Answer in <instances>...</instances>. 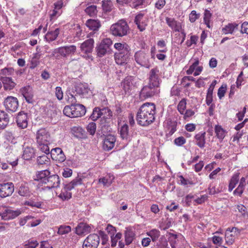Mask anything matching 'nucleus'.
Here are the masks:
<instances>
[{
    "mask_svg": "<svg viewBox=\"0 0 248 248\" xmlns=\"http://www.w3.org/2000/svg\"><path fill=\"white\" fill-rule=\"evenodd\" d=\"M16 122L19 127L22 129L27 127L28 124V116L27 113L23 111L19 112L16 116Z\"/></svg>",
    "mask_w": 248,
    "mask_h": 248,
    "instance_id": "nucleus-17",
    "label": "nucleus"
},
{
    "mask_svg": "<svg viewBox=\"0 0 248 248\" xmlns=\"http://www.w3.org/2000/svg\"><path fill=\"white\" fill-rule=\"evenodd\" d=\"M227 89V85L226 84H223L218 89L217 92V95L220 99H221L224 96Z\"/></svg>",
    "mask_w": 248,
    "mask_h": 248,
    "instance_id": "nucleus-58",
    "label": "nucleus"
},
{
    "mask_svg": "<svg viewBox=\"0 0 248 248\" xmlns=\"http://www.w3.org/2000/svg\"><path fill=\"white\" fill-rule=\"evenodd\" d=\"M50 57H53L56 60H59L62 57L60 47L54 49L52 52Z\"/></svg>",
    "mask_w": 248,
    "mask_h": 248,
    "instance_id": "nucleus-55",
    "label": "nucleus"
},
{
    "mask_svg": "<svg viewBox=\"0 0 248 248\" xmlns=\"http://www.w3.org/2000/svg\"><path fill=\"white\" fill-rule=\"evenodd\" d=\"M86 25L91 30L93 31H98V29L101 26L100 22L98 20L94 19H88L86 22Z\"/></svg>",
    "mask_w": 248,
    "mask_h": 248,
    "instance_id": "nucleus-33",
    "label": "nucleus"
},
{
    "mask_svg": "<svg viewBox=\"0 0 248 248\" xmlns=\"http://www.w3.org/2000/svg\"><path fill=\"white\" fill-rule=\"evenodd\" d=\"M114 47L118 50V52H123L124 50H130V47L126 44L117 43L114 44Z\"/></svg>",
    "mask_w": 248,
    "mask_h": 248,
    "instance_id": "nucleus-46",
    "label": "nucleus"
},
{
    "mask_svg": "<svg viewBox=\"0 0 248 248\" xmlns=\"http://www.w3.org/2000/svg\"><path fill=\"white\" fill-rule=\"evenodd\" d=\"M205 132H200L195 136L196 144L201 148L205 146Z\"/></svg>",
    "mask_w": 248,
    "mask_h": 248,
    "instance_id": "nucleus-30",
    "label": "nucleus"
},
{
    "mask_svg": "<svg viewBox=\"0 0 248 248\" xmlns=\"http://www.w3.org/2000/svg\"><path fill=\"white\" fill-rule=\"evenodd\" d=\"M91 227L88 224L81 222L76 228L75 232L77 234L80 235L84 233H88L91 232Z\"/></svg>",
    "mask_w": 248,
    "mask_h": 248,
    "instance_id": "nucleus-25",
    "label": "nucleus"
},
{
    "mask_svg": "<svg viewBox=\"0 0 248 248\" xmlns=\"http://www.w3.org/2000/svg\"><path fill=\"white\" fill-rule=\"evenodd\" d=\"M20 92L28 103L33 102V94L31 87L30 86L24 87L20 89Z\"/></svg>",
    "mask_w": 248,
    "mask_h": 248,
    "instance_id": "nucleus-21",
    "label": "nucleus"
},
{
    "mask_svg": "<svg viewBox=\"0 0 248 248\" xmlns=\"http://www.w3.org/2000/svg\"><path fill=\"white\" fill-rule=\"evenodd\" d=\"M101 118L100 120V127L102 133H106L110 131L109 123L112 117V112L108 108L101 109Z\"/></svg>",
    "mask_w": 248,
    "mask_h": 248,
    "instance_id": "nucleus-4",
    "label": "nucleus"
},
{
    "mask_svg": "<svg viewBox=\"0 0 248 248\" xmlns=\"http://www.w3.org/2000/svg\"><path fill=\"white\" fill-rule=\"evenodd\" d=\"M37 241L29 240L26 242L24 245L25 248H35L38 245Z\"/></svg>",
    "mask_w": 248,
    "mask_h": 248,
    "instance_id": "nucleus-63",
    "label": "nucleus"
},
{
    "mask_svg": "<svg viewBox=\"0 0 248 248\" xmlns=\"http://www.w3.org/2000/svg\"><path fill=\"white\" fill-rule=\"evenodd\" d=\"M159 92V86L148 83L142 88L140 96L141 99H145L158 94Z\"/></svg>",
    "mask_w": 248,
    "mask_h": 248,
    "instance_id": "nucleus-5",
    "label": "nucleus"
},
{
    "mask_svg": "<svg viewBox=\"0 0 248 248\" xmlns=\"http://www.w3.org/2000/svg\"><path fill=\"white\" fill-rule=\"evenodd\" d=\"M239 179V173L234 174L231 178L229 185L228 190L229 191H232L235 187L236 185L238 183Z\"/></svg>",
    "mask_w": 248,
    "mask_h": 248,
    "instance_id": "nucleus-43",
    "label": "nucleus"
},
{
    "mask_svg": "<svg viewBox=\"0 0 248 248\" xmlns=\"http://www.w3.org/2000/svg\"><path fill=\"white\" fill-rule=\"evenodd\" d=\"M75 91L77 94L79 95L87 94L89 91L88 85L87 84L78 83L75 86Z\"/></svg>",
    "mask_w": 248,
    "mask_h": 248,
    "instance_id": "nucleus-27",
    "label": "nucleus"
},
{
    "mask_svg": "<svg viewBox=\"0 0 248 248\" xmlns=\"http://www.w3.org/2000/svg\"><path fill=\"white\" fill-rule=\"evenodd\" d=\"M72 197V193L70 192H68V191L64 190V191H62L60 195H59V197L63 200H67L70 199Z\"/></svg>",
    "mask_w": 248,
    "mask_h": 248,
    "instance_id": "nucleus-62",
    "label": "nucleus"
},
{
    "mask_svg": "<svg viewBox=\"0 0 248 248\" xmlns=\"http://www.w3.org/2000/svg\"><path fill=\"white\" fill-rule=\"evenodd\" d=\"M0 80L3 84V88L5 91H10L13 89L16 85V83L13 81L11 78L8 77H1Z\"/></svg>",
    "mask_w": 248,
    "mask_h": 248,
    "instance_id": "nucleus-22",
    "label": "nucleus"
},
{
    "mask_svg": "<svg viewBox=\"0 0 248 248\" xmlns=\"http://www.w3.org/2000/svg\"><path fill=\"white\" fill-rule=\"evenodd\" d=\"M44 184L46 186H44V187L42 189H50L52 188L57 187L60 184V178L58 175L50 174Z\"/></svg>",
    "mask_w": 248,
    "mask_h": 248,
    "instance_id": "nucleus-9",
    "label": "nucleus"
},
{
    "mask_svg": "<svg viewBox=\"0 0 248 248\" xmlns=\"http://www.w3.org/2000/svg\"><path fill=\"white\" fill-rule=\"evenodd\" d=\"M18 193L19 195L23 197L30 195V192L27 183H22L19 185Z\"/></svg>",
    "mask_w": 248,
    "mask_h": 248,
    "instance_id": "nucleus-35",
    "label": "nucleus"
},
{
    "mask_svg": "<svg viewBox=\"0 0 248 248\" xmlns=\"http://www.w3.org/2000/svg\"><path fill=\"white\" fill-rule=\"evenodd\" d=\"M186 102L185 99H183L180 101L177 106V109L181 114H184L185 110L186 108Z\"/></svg>",
    "mask_w": 248,
    "mask_h": 248,
    "instance_id": "nucleus-52",
    "label": "nucleus"
},
{
    "mask_svg": "<svg viewBox=\"0 0 248 248\" xmlns=\"http://www.w3.org/2000/svg\"><path fill=\"white\" fill-rule=\"evenodd\" d=\"M49 159L46 155H40L38 157L37 162L38 164L43 165L48 163Z\"/></svg>",
    "mask_w": 248,
    "mask_h": 248,
    "instance_id": "nucleus-56",
    "label": "nucleus"
},
{
    "mask_svg": "<svg viewBox=\"0 0 248 248\" xmlns=\"http://www.w3.org/2000/svg\"><path fill=\"white\" fill-rule=\"evenodd\" d=\"M125 242L126 245H129L134 240L135 237V233L131 228H126L124 232Z\"/></svg>",
    "mask_w": 248,
    "mask_h": 248,
    "instance_id": "nucleus-28",
    "label": "nucleus"
},
{
    "mask_svg": "<svg viewBox=\"0 0 248 248\" xmlns=\"http://www.w3.org/2000/svg\"><path fill=\"white\" fill-rule=\"evenodd\" d=\"M63 112L64 115L70 118L81 117L85 115L86 108L81 104L66 106Z\"/></svg>",
    "mask_w": 248,
    "mask_h": 248,
    "instance_id": "nucleus-3",
    "label": "nucleus"
},
{
    "mask_svg": "<svg viewBox=\"0 0 248 248\" xmlns=\"http://www.w3.org/2000/svg\"><path fill=\"white\" fill-rule=\"evenodd\" d=\"M85 12L90 16H93L97 14V7L94 5L89 6L85 9Z\"/></svg>",
    "mask_w": 248,
    "mask_h": 248,
    "instance_id": "nucleus-47",
    "label": "nucleus"
},
{
    "mask_svg": "<svg viewBox=\"0 0 248 248\" xmlns=\"http://www.w3.org/2000/svg\"><path fill=\"white\" fill-rule=\"evenodd\" d=\"M146 233L147 235L151 237L153 242L156 241L160 236V232L156 229H153Z\"/></svg>",
    "mask_w": 248,
    "mask_h": 248,
    "instance_id": "nucleus-45",
    "label": "nucleus"
},
{
    "mask_svg": "<svg viewBox=\"0 0 248 248\" xmlns=\"http://www.w3.org/2000/svg\"><path fill=\"white\" fill-rule=\"evenodd\" d=\"M213 90L208 89L206 98V103L208 106H210L213 101Z\"/></svg>",
    "mask_w": 248,
    "mask_h": 248,
    "instance_id": "nucleus-61",
    "label": "nucleus"
},
{
    "mask_svg": "<svg viewBox=\"0 0 248 248\" xmlns=\"http://www.w3.org/2000/svg\"><path fill=\"white\" fill-rule=\"evenodd\" d=\"M229 230H227L225 234V241L227 245H232L234 241L235 236L231 233Z\"/></svg>",
    "mask_w": 248,
    "mask_h": 248,
    "instance_id": "nucleus-49",
    "label": "nucleus"
},
{
    "mask_svg": "<svg viewBox=\"0 0 248 248\" xmlns=\"http://www.w3.org/2000/svg\"><path fill=\"white\" fill-rule=\"evenodd\" d=\"M62 57L66 58L70 55H73L76 52L77 47L75 45H70L60 47Z\"/></svg>",
    "mask_w": 248,
    "mask_h": 248,
    "instance_id": "nucleus-23",
    "label": "nucleus"
},
{
    "mask_svg": "<svg viewBox=\"0 0 248 248\" xmlns=\"http://www.w3.org/2000/svg\"><path fill=\"white\" fill-rule=\"evenodd\" d=\"M90 118L93 121L97 120L99 118H101V109L98 107L95 108L93 109Z\"/></svg>",
    "mask_w": 248,
    "mask_h": 248,
    "instance_id": "nucleus-48",
    "label": "nucleus"
},
{
    "mask_svg": "<svg viewBox=\"0 0 248 248\" xmlns=\"http://www.w3.org/2000/svg\"><path fill=\"white\" fill-rule=\"evenodd\" d=\"M50 174V171L47 170L38 171L36 174V179L40 181L41 183H44L46 178Z\"/></svg>",
    "mask_w": 248,
    "mask_h": 248,
    "instance_id": "nucleus-38",
    "label": "nucleus"
},
{
    "mask_svg": "<svg viewBox=\"0 0 248 248\" xmlns=\"http://www.w3.org/2000/svg\"><path fill=\"white\" fill-rule=\"evenodd\" d=\"M136 62L141 66L149 68L151 64V60L147 51L140 50L136 52L134 55Z\"/></svg>",
    "mask_w": 248,
    "mask_h": 248,
    "instance_id": "nucleus-6",
    "label": "nucleus"
},
{
    "mask_svg": "<svg viewBox=\"0 0 248 248\" xmlns=\"http://www.w3.org/2000/svg\"><path fill=\"white\" fill-rule=\"evenodd\" d=\"M20 214L21 211L19 210L14 211L10 209H6L0 214V216L3 219L9 220L14 219Z\"/></svg>",
    "mask_w": 248,
    "mask_h": 248,
    "instance_id": "nucleus-20",
    "label": "nucleus"
},
{
    "mask_svg": "<svg viewBox=\"0 0 248 248\" xmlns=\"http://www.w3.org/2000/svg\"><path fill=\"white\" fill-rule=\"evenodd\" d=\"M13 73L14 69L12 68H4L0 71V74L4 76V77L12 75Z\"/></svg>",
    "mask_w": 248,
    "mask_h": 248,
    "instance_id": "nucleus-64",
    "label": "nucleus"
},
{
    "mask_svg": "<svg viewBox=\"0 0 248 248\" xmlns=\"http://www.w3.org/2000/svg\"><path fill=\"white\" fill-rule=\"evenodd\" d=\"M132 80L133 78L132 77H127L122 83V85L123 86L124 89L126 93L128 92L132 88L133 86Z\"/></svg>",
    "mask_w": 248,
    "mask_h": 248,
    "instance_id": "nucleus-41",
    "label": "nucleus"
},
{
    "mask_svg": "<svg viewBox=\"0 0 248 248\" xmlns=\"http://www.w3.org/2000/svg\"><path fill=\"white\" fill-rule=\"evenodd\" d=\"M238 24L233 22L228 24L222 29V32L225 34H232L235 31L238 30Z\"/></svg>",
    "mask_w": 248,
    "mask_h": 248,
    "instance_id": "nucleus-26",
    "label": "nucleus"
},
{
    "mask_svg": "<svg viewBox=\"0 0 248 248\" xmlns=\"http://www.w3.org/2000/svg\"><path fill=\"white\" fill-rule=\"evenodd\" d=\"M199 63V61L198 59H195V62L189 67V69L186 71V73L188 75L192 74Z\"/></svg>",
    "mask_w": 248,
    "mask_h": 248,
    "instance_id": "nucleus-59",
    "label": "nucleus"
},
{
    "mask_svg": "<svg viewBox=\"0 0 248 248\" xmlns=\"http://www.w3.org/2000/svg\"><path fill=\"white\" fill-rule=\"evenodd\" d=\"M6 109L12 112H15L18 107V101L16 97L8 96L4 102Z\"/></svg>",
    "mask_w": 248,
    "mask_h": 248,
    "instance_id": "nucleus-13",
    "label": "nucleus"
},
{
    "mask_svg": "<svg viewBox=\"0 0 248 248\" xmlns=\"http://www.w3.org/2000/svg\"><path fill=\"white\" fill-rule=\"evenodd\" d=\"M112 44V42L109 38H106L103 40L96 48L97 56L102 57L108 53H109L110 50V47Z\"/></svg>",
    "mask_w": 248,
    "mask_h": 248,
    "instance_id": "nucleus-7",
    "label": "nucleus"
},
{
    "mask_svg": "<svg viewBox=\"0 0 248 248\" xmlns=\"http://www.w3.org/2000/svg\"><path fill=\"white\" fill-rule=\"evenodd\" d=\"M50 155L53 160H55L59 162H62L66 159L62 150L60 148L57 147L52 149L51 150Z\"/></svg>",
    "mask_w": 248,
    "mask_h": 248,
    "instance_id": "nucleus-19",
    "label": "nucleus"
},
{
    "mask_svg": "<svg viewBox=\"0 0 248 248\" xmlns=\"http://www.w3.org/2000/svg\"><path fill=\"white\" fill-rule=\"evenodd\" d=\"M17 160L18 159L16 158L13 161L7 160V163L0 162V168L3 170H10L17 165Z\"/></svg>",
    "mask_w": 248,
    "mask_h": 248,
    "instance_id": "nucleus-36",
    "label": "nucleus"
},
{
    "mask_svg": "<svg viewBox=\"0 0 248 248\" xmlns=\"http://www.w3.org/2000/svg\"><path fill=\"white\" fill-rule=\"evenodd\" d=\"M14 191V186L12 183L0 184V197L5 198L9 196Z\"/></svg>",
    "mask_w": 248,
    "mask_h": 248,
    "instance_id": "nucleus-12",
    "label": "nucleus"
},
{
    "mask_svg": "<svg viewBox=\"0 0 248 248\" xmlns=\"http://www.w3.org/2000/svg\"><path fill=\"white\" fill-rule=\"evenodd\" d=\"M71 133L76 138L79 139L83 138L85 136V132L80 126H74L71 128Z\"/></svg>",
    "mask_w": 248,
    "mask_h": 248,
    "instance_id": "nucleus-32",
    "label": "nucleus"
},
{
    "mask_svg": "<svg viewBox=\"0 0 248 248\" xmlns=\"http://www.w3.org/2000/svg\"><path fill=\"white\" fill-rule=\"evenodd\" d=\"M112 34L117 37H123L129 32V27L125 20L121 19L112 24L110 28Z\"/></svg>",
    "mask_w": 248,
    "mask_h": 248,
    "instance_id": "nucleus-2",
    "label": "nucleus"
},
{
    "mask_svg": "<svg viewBox=\"0 0 248 248\" xmlns=\"http://www.w3.org/2000/svg\"><path fill=\"white\" fill-rule=\"evenodd\" d=\"M49 143H42L41 144H37L38 147L40 151L44 153L46 155H48L50 153L48 144Z\"/></svg>",
    "mask_w": 248,
    "mask_h": 248,
    "instance_id": "nucleus-50",
    "label": "nucleus"
},
{
    "mask_svg": "<svg viewBox=\"0 0 248 248\" xmlns=\"http://www.w3.org/2000/svg\"><path fill=\"white\" fill-rule=\"evenodd\" d=\"M178 183L181 185L187 186L188 185H192L193 183L188 180V179H185L182 175H180L178 178Z\"/></svg>",
    "mask_w": 248,
    "mask_h": 248,
    "instance_id": "nucleus-57",
    "label": "nucleus"
},
{
    "mask_svg": "<svg viewBox=\"0 0 248 248\" xmlns=\"http://www.w3.org/2000/svg\"><path fill=\"white\" fill-rule=\"evenodd\" d=\"M71 231V227L68 225H61L58 227L57 233L59 235L68 234Z\"/></svg>",
    "mask_w": 248,
    "mask_h": 248,
    "instance_id": "nucleus-44",
    "label": "nucleus"
},
{
    "mask_svg": "<svg viewBox=\"0 0 248 248\" xmlns=\"http://www.w3.org/2000/svg\"><path fill=\"white\" fill-rule=\"evenodd\" d=\"M60 33L59 29L57 28L53 31H48L45 35V38L47 42L54 41L57 38Z\"/></svg>",
    "mask_w": 248,
    "mask_h": 248,
    "instance_id": "nucleus-34",
    "label": "nucleus"
},
{
    "mask_svg": "<svg viewBox=\"0 0 248 248\" xmlns=\"http://www.w3.org/2000/svg\"><path fill=\"white\" fill-rule=\"evenodd\" d=\"M116 137L112 135H107L103 141V148L104 150L109 151L111 150L115 144Z\"/></svg>",
    "mask_w": 248,
    "mask_h": 248,
    "instance_id": "nucleus-18",
    "label": "nucleus"
},
{
    "mask_svg": "<svg viewBox=\"0 0 248 248\" xmlns=\"http://www.w3.org/2000/svg\"><path fill=\"white\" fill-rule=\"evenodd\" d=\"M50 139V134L46 129L41 128L37 131L36 135V140L37 144L49 143Z\"/></svg>",
    "mask_w": 248,
    "mask_h": 248,
    "instance_id": "nucleus-11",
    "label": "nucleus"
},
{
    "mask_svg": "<svg viewBox=\"0 0 248 248\" xmlns=\"http://www.w3.org/2000/svg\"><path fill=\"white\" fill-rule=\"evenodd\" d=\"M113 179L114 177L113 176H112V178L110 176L109 177L106 176L99 179V182L102 183L104 186H108L111 185Z\"/></svg>",
    "mask_w": 248,
    "mask_h": 248,
    "instance_id": "nucleus-51",
    "label": "nucleus"
},
{
    "mask_svg": "<svg viewBox=\"0 0 248 248\" xmlns=\"http://www.w3.org/2000/svg\"><path fill=\"white\" fill-rule=\"evenodd\" d=\"M148 21L147 17L145 16L144 14L141 13L138 14L134 19V23L137 25L138 29L140 31H143L145 30Z\"/></svg>",
    "mask_w": 248,
    "mask_h": 248,
    "instance_id": "nucleus-10",
    "label": "nucleus"
},
{
    "mask_svg": "<svg viewBox=\"0 0 248 248\" xmlns=\"http://www.w3.org/2000/svg\"><path fill=\"white\" fill-rule=\"evenodd\" d=\"M246 186V179L244 177L241 178L239 184L237 188L233 191L234 194L241 196L244 192L245 187Z\"/></svg>",
    "mask_w": 248,
    "mask_h": 248,
    "instance_id": "nucleus-37",
    "label": "nucleus"
},
{
    "mask_svg": "<svg viewBox=\"0 0 248 248\" xmlns=\"http://www.w3.org/2000/svg\"><path fill=\"white\" fill-rule=\"evenodd\" d=\"M34 151L33 148L27 147L23 151V157L25 160H28L34 157Z\"/></svg>",
    "mask_w": 248,
    "mask_h": 248,
    "instance_id": "nucleus-40",
    "label": "nucleus"
},
{
    "mask_svg": "<svg viewBox=\"0 0 248 248\" xmlns=\"http://www.w3.org/2000/svg\"><path fill=\"white\" fill-rule=\"evenodd\" d=\"M77 97H78V96H77V94L73 95L71 93H69V94L68 95L67 101L68 103H71V105H77Z\"/></svg>",
    "mask_w": 248,
    "mask_h": 248,
    "instance_id": "nucleus-60",
    "label": "nucleus"
},
{
    "mask_svg": "<svg viewBox=\"0 0 248 248\" xmlns=\"http://www.w3.org/2000/svg\"><path fill=\"white\" fill-rule=\"evenodd\" d=\"M170 237L169 241L170 245L171 248H176V244L177 243V235L172 233H170Z\"/></svg>",
    "mask_w": 248,
    "mask_h": 248,
    "instance_id": "nucleus-53",
    "label": "nucleus"
},
{
    "mask_svg": "<svg viewBox=\"0 0 248 248\" xmlns=\"http://www.w3.org/2000/svg\"><path fill=\"white\" fill-rule=\"evenodd\" d=\"M94 43V40L92 38L85 40L80 46L81 52L87 55L91 53L93 50Z\"/></svg>",
    "mask_w": 248,
    "mask_h": 248,
    "instance_id": "nucleus-16",
    "label": "nucleus"
},
{
    "mask_svg": "<svg viewBox=\"0 0 248 248\" xmlns=\"http://www.w3.org/2000/svg\"><path fill=\"white\" fill-rule=\"evenodd\" d=\"M9 123V115L5 111L0 110V129H4Z\"/></svg>",
    "mask_w": 248,
    "mask_h": 248,
    "instance_id": "nucleus-29",
    "label": "nucleus"
},
{
    "mask_svg": "<svg viewBox=\"0 0 248 248\" xmlns=\"http://www.w3.org/2000/svg\"><path fill=\"white\" fill-rule=\"evenodd\" d=\"M54 9L50 13V20H52L59 16L62 13L61 8L63 6V2L62 1H58L54 4Z\"/></svg>",
    "mask_w": 248,
    "mask_h": 248,
    "instance_id": "nucleus-24",
    "label": "nucleus"
},
{
    "mask_svg": "<svg viewBox=\"0 0 248 248\" xmlns=\"http://www.w3.org/2000/svg\"><path fill=\"white\" fill-rule=\"evenodd\" d=\"M87 131L91 135H93L96 131V126L94 122L90 123L87 126Z\"/></svg>",
    "mask_w": 248,
    "mask_h": 248,
    "instance_id": "nucleus-54",
    "label": "nucleus"
},
{
    "mask_svg": "<svg viewBox=\"0 0 248 248\" xmlns=\"http://www.w3.org/2000/svg\"><path fill=\"white\" fill-rule=\"evenodd\" d=\"M82 184V179L79 177H77L70 183L64 185V190L70 191L74 188L76 186L80 185Z\"/></svg>",
    "mask_w": 248,
    "mask_h": 248,
    "instance_id": "nucleus-31",
    "label": "nucleus"
},
{
    "mask_svg": "<svg viewBox=\"0 0 248 248\" xmlns=\"http://www.w3.org/2000/svg\"><path fill=\"white\" fill-rule=\"evenodd\" d=\"M155 106L153 103L143 104L140 108L137 114L138 123L143 126H148L155 120Z\"/></svg>",
    "mask_w": 248,
    "mask_h": 248,
    "instance_id": "nucleus-1",
    "label": "nucleus"
},
{
    "mask_svg": "<svg viewBox=\"0 0 248 248\" xmlns=\"http://www.w3.org/2000/svg\"><path fill=\"white\" fill-rule=\"evenodd\" d=\"M215 131L217 138L222 140L225 137L226 131L222 127L221 125H216L215 127Z\"/></svg>",
    "mask_w": 248,
    "mask_h": 248,
    "instance_id": "nucleus-42",
    "label": "nucleus"
},
{
    "mask_svg": "<svg viewBox=\"0 0 248 248\" xmlns=\"http://www.w3.org/2000/svg\"><path fill=\"white\" fill-rule=\"evenodd\" d=\"M148 83L159 86L160 79L159 78V70L158 68H152L148 74Z\"/></svg>",
    "mask_w": 248,
    "mask_h": 248,
    "instance_id": "nucleus-15",
    "label": "nucleus"
},
{
    "mask_svg": "<svg viewBox=\"0 0 248 248\" xmlns=\"http://www.w3.org/2000/svg\"><path fill=\"white\" fill-rule=\"evenodd\" d=\"M130 50H125L123 52H116L115 53V60L117 64L122 65L127 62L130 56Z\"/></svg>",
    "mask_w": 248,
    "mask_h": 248,
    "instance_id": "nucleus-14",
    "label": "nucleus"
},
{
    "mask_svg": "<svg viewBox=\"0 0 248 248\" xmlns=\"http://www.w3.org/2000/svg\"><path fill=\"white\" fill-rule=\"evenodd\" d=\"M99 242V235L96 233L90 234L84 241L83 248H97Z\"/></svg>",
    "mask_w": 248,
    "mask_h": 248,
    "instance_id": "nucleus-8",
    "label": "nucleus"
},
{
    "mask_svg": "<svg viewBox=\"0 0 248 248\" xmlns=\"http://www.w3.org/2000/svg\"><path fill=\"white\" fill-rule=\"evenodd\" d=\"M120 135L124 140H130V136L129 133L128 126L125 124L123 125L120 130Z\"/></svg>",
    "mask_w": 248,
    "mask_h": 248,
    "instance_id": "nucleus-39",
    "label": "nucleus"
}]
</instances>
